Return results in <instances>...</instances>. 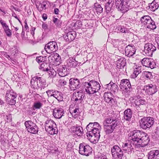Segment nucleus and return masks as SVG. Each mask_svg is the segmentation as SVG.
<instances>
[{
	"label": "nucleus",
	"instance_id": "1",
	"mask_svg": "<svg viewBox=\"0 0 159 159\" xmlns=\"http://www.w3.org/2000/svg\"><path fill=\"white\" fill-rule=\"evenodd\" d=\"M129 135L131 138L130 144L125 143L123 145V148H131L132 144L135 148L144 147L149 143V136L143 131L135 130L130 132Z\"/></svg>",
	"mask_w": 159,
	"mask_h": 159
},
{
	"label": "nucleus",
	"instance_id": "2",
	"mask_svg": "<svg viewBox=\"0 0 159 159\" xmlns=\"http://www.w3.org/2000/svg\"><path fill=\"white\" fill-rule=\"evenodd\" d=\"M121 123V122L117 118L112 117L106 118L103 123L104 131L106 134H110L115 130L117 129L120 127Z\"/></svg>",
	"mask_w": 159,
	"mask_h": 159
},
{
	"label": "nucleus",
	"instance_id": "3",
	"mask_svg": "<svg viewBox=\"0 0 159 159\" xmlns=\"http://www.w3.org/2000/svg\"><path fill=\"white\" fill-rule=\"evenodd\" d=\"M88 137H90L94 142L98 141L100 137V132L101 127L97 122L90 123L86 127Z\"/></svg>",
	"mask_w": 159,
	"mask_h": 159
},
{
	"label": "nucleus",
	"instance_id": "4",
	"mask_svg": "<svg viewBox=\"0 0 159 159\" xmlns=\"http://www.w3.org/2000/svg\"><path fill=\"white\" fill-rule=\"evenodd\" d=\"M85 91L89 94H93L97 93L100 89V86L99 83L94 80L85 82L82 84Z\"/></svg>",
	"mask_w": 159,
	"mask_h": 159
},
{
	"label": "nucleus",
	"instance_id": "5",
	"mask_svg": "<svg viewBox=\"0 0 159 159\" xmlns=\"http://www.w3.org/2000/svg\"><path fill=\"white\" fill-rule=\"evenodd\" d=\"M154 120L153 117H144L141 119L140 121V126L144 130L149 129L154 124Z\"/></svg>",
	"mask_w": 159,
	"mask_h": 159
},
{
	"label": "nucleus",
	"instance_id": "6",
	"mask_svg": "<svg viewBox=\"0 0 159 159\" xmlns=\"http://www.w3.org/2000/svg\"><path fill=\"white\" fill-rule=\"evenodd\" d=\"M116 6L118 10L120 11L123 13L127 12L131 9L129 6V2L127 0H123L122 2H116Z\"/></svg>",
	"mask_w": 159,
	"mask_h": 159
},
{
	"label": "nucleus",
	"instance_id": "7",
	"mask_svg": "<svg viewBox=\"0 0 159 159\" xmlns=\"http://www.w3.org/2000/svg\"><path fill=\"white\" fill-rule=\"evenodd\" d=\"M79 153L84 156H88L90 155L92 152V148L89 145L85 143H83L79 145Z\"/></svg>",
	"mask_w": 159,
	"mask_h": 159
},
{
	"label": "nucleus",
	"instance_id": "8",
	"mask_svg": "<svg viewBox=\"0 0 159 159\" xmlns=\"http://www.w3.org/2000/svg\"><path fill=\"white\" fill-rule=\"evenodd\" d=\"M25 125L28 131L30 133L36 134L39 131V128L36 124L30 120L26 121Z\"/></svg>",
	"mask_w": 159,
	"mask_h": 159
},
{
	"label": "nucleus",
	"instance_id": "9",
	"mask_svg": "<svg viewBox=\"0 0 159 159\" xmlns=\"http://www.w3.org/2000/svg\"><path fill=\"white\" fill-rule=\"evenodd\" d=\"M141 63L143 66L151 69L156 68L157 66L156 62L151 58H144L141 61Z\"/></svg>",
	"mask_w": 159,
	"mask_h": 159
},
{
	"label": "nucleus",
	"instance_id": "10",
	"mask_svg": "<svg viewBox=\"0 0 159 159\" xmlns=\"http://www.w3.org/2000/svg\"><path fill=\"white\" fill-rule=\"evenodd\" d=\"M129 80L123 79L120 82V87L121 89L125 90V92L130 91L132 90V87Z\"/></svg>",
	"mask_w": 159,
	"mask_h": 159
},
{
	"label": "nucleus",
	"instance_id": "11",
	"mask_svg": "<svg viewBox=\"0 0 159 159\" xmlns=\"http://www.w3.org/2000/svg\"><path fill=\"white\" fill-rule=\"evenodd\" d=\"M156 50V47L153 44L148 43L145 44L144 52L146 55L150 57L152 56L153 53Z\"/></svg>",
	"mask_w": 159,
	"mask_h": 159
},
{
	"label": "nucleus",
	"instance_id": "12",
	"mask_svg": "<svg viewBox=\"0 0 159 159\" xmlns=\"http://www.w3.org/2000/svg\"><path fill=\"white\" fill-rule=\"evenodd\" d=\"M45 49L47 52L51 53L56 52L58 49V47L56 42H50L45 46Z\"/></svg>",
	"mask_w": 159,
	"mask_h": 159
},
{
	"label": "nucleus",
	"instance_id": "13",
	"mask_svg": "<svg viewBox=\"0 0 159 159\" xmlns=\"http://www.w3.org/2000/svg\"><path fill=\"white\" fill-rule=\"evenodd\" d=\"M69 86L71 90H74L80 87L81 83L79 80L71 78L69 80Z\"/></svg>",
	"mask_w": 159,
	"mask_h": 159
},
{
	"label": "nucleus",
	"instance_id": "14",
	"mask_svg": "<svg viewBox=\"0 0 159 159\" xmlns=\"http://www.w3.org/2000/svg\"><path fill=\"white\" fill-rule=\"evenodd\" d=\"M136 51V49L134 45H129L125 48V55L129 57H132L135 54Z\"/></svg>",
	"mask_w": 159,
	"mask_h": 159
},
{
	"label": "nucleus",
	"instance_id": "15",
	"mask_svg": "<svg viewBox=\"0 0 159 159\" xmlns=\"http://www.w3.org/2000/svg\"><path fill=\"white\" fill-rule=\"evenodd\" d=\"M144 89L146 93L149 95H152L157 91L155 86L152 84H148L144 86Z\"/></svg>",
	"mask_w": 159,
	"mask_h": 159
},
{
	"label": "nucleus",
	"instance_id": "16",
	"mask_svg": "<svg viewBox=\"0 0 159 159\" xmlns=\"http://www.w3.org/2000/svg\"><path fill=\"white\" fill-rule=\"evenodd\" d=\"M103 97L104 100L111 105H114L116 102L115 99L112 98V94L110 92L105 93Z\"/></svg>",
	"mask_w": 159,
	"mask_h": 159
},
{
	"label": "nucleus",
	"instance_id": "17",
	"mask_svg": "<svg viewBox=\"0 0 159 159\" xmlns=\"http://www.w3.org/2000/svg\"><path fill=\"white\" fill-rule=\"evenodd\" d=\"M0 23L6 35L8 37H11L12 35V31L9 29V26L5 21L2 19L0 20Z\"/></svg>",
	"mask_w": 159,
	"mask_h": 159
},
{
	"label": "nucleus",
	"instance_id": "18",
	"mask_svg": "<svg viewBox=\"0 0 159 159\" xmlns=\"http://www.w3.org/2000/svg\"><path fill=\"white\" fill-rule=\"evenodd\" d=\"M64 111L63 109L61 108H55L53 111V116L56 118L60 119L64 116Z\"/></svg>",
	"mask_w": 159,
	"mask_h": 159
},
{
	"label": "nucleus",
	"instance_id": "19",
	"mask_svg": "<svg viewBox=\"0 0 159 159\" xmlns=\"http://www.w3.org/2000/svg\"><path fill=\"white\" fill-rule=\"evenodd\" d=\"M116 67L118 69L124 68L126 63V59L123 57H119L116 61Z\"/></svg>",
	"mask_w": 159,
	"mask_h": 159
},
{
	"label": "nucleus",
	"instance_id": "20",
	"mask_svg": "<svg viewBox=\"0 0 159 159\" xmlns=\"http://www.w3.org/2000/svg\"><path fill=\"white\" fill-rule=\"evenodd\" d=\"M71 131L72 133H74L79 136H82L83 134V129L80 126L71 127Z\"/></svg>",
	"mask_w": 159,
	"mask_h": 159
},
{
	"label": "nucleus",
	"instance_id": "21",
	"mask_svg": "<svg viewBox=\"0 0 159 159\" xmlns=\"http://www.w3.org/2000/svg\"><path fill=\"white\" fill-rule=\"evenodd\" d=\"M30 84L31 87L34 92L37 91L39 89L37 76L32 78L31 80Z\"/></svg>",
	"mask_w": 159,
	"mask_h": 159
},
{
	"label": "nucleus",
	"instance_id": "22",
	"mask_svg": "<svg viewBox=\"0 0 159 159\" xmlns=\"http://www.w3.org/2000/svg\"><path fill=\"white\" fill-rule=\"evenodd\" d=\"M82 93L79 91L75 92L73 94L71 100L77 103L81 102L82 98Z\"/></svg>",
	"mask_w": 159,
	"mask_h": 159
},
{
	"label": "nucleus",
	"instance_id": "23",
	"mask_svg": "<svg viewBox=\"0 0 159 159\" xmlns=\"http://www.w3.org/2000/svg\"><path fill=\"white\" fill-rule=\"evenodd\" d=\"M76 36V33L75 31L69 32L65 37V39L67 42L73 41Z\"/></svg>",
	"mask_w": 159,
	"mask_h": 159
},
{
	"label": "nucleus",
	"instance_id": "24",
	"mask_svg": "<svg viewBox=\"0 0 159 159\" xmlns=\"http://www.w3.org/2000/svg\"><path fill=\"white\" fill-rule=\"evenodd\" d=\"M67 65L68 66L75 68L78 64V62L76 61L75 58L70 57L67 60Z\"/></svg>",
	"mask_w": 159,
	"mask_h": 159
},
{
	"label": "nucleus",
	"instance_id": "25",
	"mask_svg": "<svg viewBox=\"0 0 159 159\" xmlns=\"http://www.w3.org/2000/svg\"><path fill=\"white\" fill-rule=\"evenodd\" d=\"M37 80H38L39 88L41 89H44L48 86V84L47 83L46 80L41 77L37 76Z\"/></svg>",
	"mask_w": 159,
	"mask_h": 159
},
{
	"label": "nucleus",
	"instance_id": "26",
	"mask_svg": "<svg viewBox=\"0 0 159 159\" xmlns=\"http://www.w3.org/2000/svg\"><path fill=\"white\" fill-rule=\"evenodd\" d=\"M159 7V0H154L153 2L149 4L150 9L154 11L158 9Z\"/></svg>",
	"mask_w": 159,
	"mask_h": 159
},
{
	"label": "nucleus",
	"instance_id": "27",
	"mask_svg": "<svg viewBox=\"0 0 159 159\" xmlns=\"http://www.w3.org/2000/svg\"><path fill=\"white\" fill-rule=\"evenodd\" d=\"M148 159H156L159 155L158 150H151L148 154Z\"/></svg>",
	"mask_w": 159,
	"mask_h": 159
},
{
	"label": "nucleus",
	"instance_id": "28",
	"mask_svg": "<svg viewBox=\"0 0 159 159\" xmlns=\"http://www.w3.org/2000/svg\"><path fill=\"white\" fill-rule=\"evenodd\" d=\"M17 94L15 92L11 89H7L6 91V95L5 96V98H16Z\"/></svg>",
	"mask_w": 159,
	"mask_h": 159
},
{
	"label": "nucleus",
	"instance_id": "29",
	"mask_svg": "<svg viewBox=\"0 0 159 159\" xmlns=\"http://www.w3.org/2000/svg\"><path fill=\"white\" fill-rule=\"evenodd\" d=\"M132 112L130 109H128L124 112V117L126 120L130 121L132 117Z\"/></svg>",
	"mask_w": 159,
	"mask_h": 159
},
{
	"label": "nucleus",
	"instance_id": "30",
	"mask_svg": "<svg viewBox=\"0 0 159 159\" xmlns=\"http://www.w3.org/2000/svg\"><path fill=\"white\" fill-rule=\"evenodd\" d=\"M58 74L59 76L61 77L65 76L67 70L66 66L65 65L62 66L57 70Z\"/></svg>",
	"mask_w": 159,
	"mask_h": 159
},
{
	"label": "nucleus",
	"instance_id": "31",
	"mask_svg": "<svg viewBox=\"0 0 159 159\" xmlns=\"http://www.w3.org/2000/svg\"><path fill=\"white\" fill-rule=\"evenodd\" d=\"M56 126H52L48 128H47L45 129V130L50 134L53 135L57 134V133L58 131L57 128Z\"/></svg>",
	"mask_w": 159,
	"mask_h": 159
},
{
	"label": "nucleus",
	"instance_id": "32",
	"mask_svg": "<svg viewBox=\"0 0 159 159\" xmlns=\"http://www.w3.org/2000/svg\"><path fill=\"white\" fill-rule=\"evenodd\" d=\"M54 97L58 101L61 102L63 100V94L62 93L57 90L56 91Z\"/></svg>",
	"mask_w": 159,
	"mask_h": 159
},
{
	"label": "nucleus",
	"instance_id": "33",
	"mask_svg": "<svg viewBox=\"0 0 159 159\" xmlns=\"http://www.w3.org/2000/svg\"><path fill=\"white\" fill-rule=\"evenodd\" d=\"M134 102L135 105V106L139 107L140 105L145 104L146 101L145 99L137 98V99H134Z\"/></svg>",
	"mask_w": 159,
	"mask_h": 159
},
{
	"label": "nucleus",
	"instance_id": "34",
	"mask_svg": "<svg viewBox=\"0 0 159 159\" xmlns=\"http://www.w3.org/2000/svg\"><path fill=\"white\" fill-rule=\"evenodd\" d=\"M113 4V2H112L111 0H108V2L105 3V9L107 11H110L112 10V6Z\"/></svg>",
	"mask_w": 159,
	"mask_h": 159
},
{
	"label": "nucleus",
	"instance_id": "35",
	"mask_svg": "<svg viewBox=\"0 0 159 159\" xmlns=\"http://www.w3.org/2000/svg\"><path fill=\"white\" fill-rule=\"evenodd\" d=\"M50 68L49 65L45 62L41 64L39 67V69L40 70L42 71H48Z\"/></svg>",
	"mask_w": 159,
	"mask_h": 159
},
{
	"label": "nucleus",
	"instance_id": "36",
	"mask_svg": "<svg viewBox=\"0 0 159 159\" xmlns=\"http://www.w3.org/2000/svg\"><path fill=\"white\" fill-rule=\"evenodd\" d=\"M56 125L54 122L51 120H47L45 123V129L56 126Z\"/></svg>",
	"mask_w": 159,
	"mask_h": 159
},
{
	"label": "nucleus",
	"instance_id": "37",
	"mask_svg": "<svg viewBox=\"0 0 159 159\" xmlns=\"http://www.w3.org/2000/svg\"><path fill=\"white\" fill-rule=\"evenodd\" d=\"M151 17L148 15H144L142 16L140 20L141 23L144 25L150 19Z\"/></svg>",
	"mask_w": 159,
	"mask_h": 159
},
{
	"label": "nucleus",
	"instance_id": "38",
	"mask_svg": "<svg viewBox=\"0 0 159 159\" xmlns=\"http://www.w3.org/2000/svg\"><path fill=\"white\" fill-rule=\"evenodd\" d=\"M120 148L117 145L114 146L111 149V152L112 156H115V154L118 152H119V151H121Z\"/></svg>",
	"mask_w": 159,
	"mask_h": 159
},
{
	"label": "nucleus",
	"instance_id": "39",
	"mask_svg": "<svg viewBox=\"0 0 159 159\" xmlns=\"http://www.w3.org/2000/svg\"><path fill=\"white\" fill-rule=\"evenodd\" d=\"M94 8L98 14L101 13L103 11V8L98 3H96L94 4Z\"/></svg>",
	"mask_w": 159,
	"mask_h": 159
},
{
	"label": "nucleus",
	"instance_id": "40",
	"mask_svg": "<svg viewBox=\"0 0 159 159\" xmlns=\"http://www.w3.org/2000/svg\"><path fill=\"white\" fill-rule=\"evenodd\" d=\"M43 106V103L39 101L34 102L33 106V109L34 110L40 109Z\"/></svg>",
	"mask_w": 159,
	"mask_h": 159
},
{
	"label": "nucleus",
	"instance_id": "41",
	"mask_svg": "<svg viewBox=\"0 0 159 159\" xmlns=\"http://www.w3.org/2000/svg\"><path fill=\"white\" fill-rule=\"evenodd\" d=\"M48 73L49 77L50 78H54L56 75L57 72L53 68H49V70L47 71Z\"/></svg>",
	"mask_w": 159,
	"mask_h": 159
},
{
	"label": "nucleus",
	"instance_id": "42",
	"mask_svg": "<svg viewBox=\"0 0 159 159\" xmlns=\"http://www.w3.org/2000/svg\"><path fill=\"white\" fill-rule=\"evenodd\" d=\"M48 58V60L49 61L50 59L52 60V58H53L55 59V61L57 62L58 64H59L61 63V58L60 56L57 53H56L55 55H54V57H52L51 56H49Z\"/></svg>",
	"mask_w": 159,
	"mask_h": 159
},
{
	"label": "nucleus",
	"instance_id": "43",
	"mask_svg": "<svg viewBox=\"0 0 159 159\" xmlns=\"http://www.w3.org/2000/svg\"><path fill=\"white\" fill-rule=\"evenodd\" d=\"M115 154L116 155L112 156L115 159H122L123 156V152L121 149V151H119V152H118Z\"/></svg>",
	"mask_w": 159,
	"mask_h": 159
},
{
	"label": "nucleus",
	"instance_id": "44",
	"mask_svg": "<svg viewBox=\"0 0 159 159\" xmlns=\"http://www.w3.org/2000/svg\"><path fill=\"white\" fill-rule=\"evenodd\" d=\"M7 103L10 105H14L16 103V98H10L5 99Z\"/></svg>",
	"mask_w": 159,
	"mask_h": 159
},
{
	"label": "nucleus",
	"instance_id": "45",
	"mask_svg": "<svg viewBox=\"0 0 159 159\" xmlns=\"http://www.w3.org/2000/svg\"><path fill=\"white\" fill-rule=\"evenodd\" d=\"M143 76L147 79H150L152 77V73L149 71H144L143 73Z\"/></svg>",
	"mask_w": 159,
	"mask_h": 159
},
{
	"label": "nucleus",
	"instance_id": "46",
	"mask_svg": "<svg viewBox=\"0 0 159 159\" xmlns=\"http://www.w3.org/2000/svg\"><path fill=\"white\" fill-rule=\"evenodd\" d=\"M52 21L54 22L56 26L60 27L61 25L62 22L59 19L56 18H54Z\"/></svg>",
	"mask_w": 159,
	"mask_h": 159
},
{
	"label": "nucleus",
	"instance_id": "47",
	"mask_svg": "<svg viewBox=\"0 0 159 159\" xmlns=\"http://www.w3.org/2000/svg\"><path fill=\"white\" fill-rule=\"evenodd\" d=\"M157 26L155 24V22L152 20L150 23L149 24L147 28L151 30H154L156 28Z\"/></svg>",
	"mask_w": 159,
	"mask_h": 159
},
{
	"label": "nucleus",
	"instance_id": "48",
	"mask_svg": "<svg viewBox=\"0 0 159 159\" xmlns=\"http://www.w3.org/2000/svg\"><path fill=\"white\" fill-rule=\"evenodd\" d=\"M56 91V90L53 89L48 90L46 91V93L49 97H51L52 96L54 97Z\"/></svg>",
	"mask_w": 159,
	"mask_h": 159
},
{
	"label": "nucleus",
	"instance_id": "49",
	"mask_svg": "<svg viewBox=\"0 0 159 159\" xmlns=\"http://www.w3.org/2000/svg\"><path fill=\"white\" fill-rule=\"evenodd\" d=\"M116 29L118 30L122 33H126L128 32L127 29L124 26H119Z\"/></svg>",
	"mask_w": 159,
	"mask_h": 159
},
{
	"label": "nucleus",
	"instance_id": "50",
	"mask_svg": "<svg viewBox=\"0 0 159 159\" xmlns=\"http://www.w3.org/2000/svg\"><path fill=\"white\" fill-rule=\"evenodd\" d=\"M111 84V91L116 92L117 91L118 88L117 85L113 82H112Z\"/></svg>",
	"mask_w": 159,
	"mask_h": 159
},
{
	"label": "nucleus",
	"instance_id": "51",
	"mask_svg": "<svg viewBox=\"0 0 159 159\" xmlns=\"http://www.w3.org/2000/svg\"><path fill=\"white\" fill-rule=\"evenodd\" d=\"M79 108H76L75 109L73 110V112L72 113V116L75 118L77 117L79 115Z\"/></svg>",
	"mask_w": 159,
	"mask_h": 159
},
{
	"label": "nucleus",
	"instance_id": "52",
	"mask_svg": "<svg viewBox=\"0 0 159 159\" xmlns=\"http://www.w3.org/2000/svg\"><path fill=\"white\" fill-rule=\"evenodd\" d=\"M141 72V70H139L138 69H136L134 71L133 73V76L134 78H136L137 77L138 75Z\"/></svg>",
	"mask_w": 159,
	"mask_h": 159
},
{
	"label": "nucleus",
	"instance_id": "53",
	"mask_svg": "<svg viewBox=\"0 0 159 159\" xmlns=\"http://www.w3.org/2000/svg\"><path fill=\"white\" fill-rule=\"evenodd\" d=\"M36 60V61L39 63L43 62L45 61L43 57L42 56L37 57Z\"/></svg>",
	"mask_w": 159,
	"mask_h": 159
},
{
	"label": "nucleus",
	"instance_id": "54",
	"mask_svg": "<svg viewBox=\"0 0 159 159\" xmlns=\"http://www.w3.org/2000/svg\"><path fill=\"white\" fill-rule=\"evenodd\" d=\"M39 5L38 6H37V5H36V7L38 9V10L40 11H42L43 10V7L42 4L40 2H39Z\"/></svg>",
	"mask_w": 159,
	"mask_h": 159
},
{
	"label": "nucleus",
	"instance_id": "55",
	"mask_svg": "<svg viewBox=\"0 0 159 159\" xmlns=\"http://www.w3.org/2000/svg\"><path fill=\"white\" fill-rule=\"evenodd\" d=\"M112 82L111 81L110 82L104 85V88L106 89H107L109 91H110L111 90V86Z\"/></svg>",
	"mask_w": 159,
	"mask_h": 159
},
{
	"label": "nucleus",
	"instance_id": "56",
	"mask_svg": "<svg viewBox=\"0 0 159 159\" xmlns=\"http://www.w3.org/2000/svg\"><path fill=\"white\" fill-rule=\"evenodd\" d=\"M12 53L15 55V54L17 53L18 51L17 50V47L16 46H14L12 48Z\"/></svg>",
	"mask_w": 159,
	"mask_h": 159
},
{
	"label": "nucleus",
	"instance_id": "57",
	"mask_svg": "<svg viewBox=\"0 0 159 159\" xmlns=\"http://www.w3.org/2000/svg\"><path fill=\"white\" fill-rule=\"evenodd\" d=\"M155 133L157 135H159V124H158L155 129Z\"/></svg>",
	"mask_w": 159,
	"mask_h": 159
},
{
	"label": "nucleus",
	"instance_id": "58",
	"mask_svg": "<svg viewBox=\"0 0 159 159\" xmlns=\"http://www.w3.org/2000/svg\"><path fill=\"white\" fill-rule=\"evenodd\" d=\"M5 118L7 120V121H10L11 120V114L6 115Z\"/></svg>",
	"mask_w": 159,
	"mask_h": 159
},
{
	"label": "nucleus",
	"instance_id": "59",
	"mask_svg": "<svg viewBox=\"0 0 159 159\" xmlns=\"http://www.w3.org/2000/svg\"><path fill=\"white\" fill-rule=\"evenodd\" d=\"M152 19L151 18H150V19L148 20V21L144 25L145 26V27L147 28V27L148 25H149V24L150 23L151 21H152Z\"/></svg>",
	"mask_w": 159,
	"mask_h": 159
},
{
	"label": "nucleus",
	"instance_id": "60",
	"mask_svg": "<svg viewBox=\"0 0 159 159\" xmlns=\"http://www.w3.org/2000/svg\"><path fill=\"white\" fill-rule=\"evenodd\" d=\"M47 3V1H44L42 2V4L43 5V8H44L45 9L46 8V5Z\"/></svg>",
	"mask_w": 159,
	"mask_h": 159
},
{
	"label": "nucleus",
	"instance_id": "61",
	"mask_svg": "<svg viewBox=\"0 0 159 159\" xmlns=\"http://www.w3.org/2000/svg\"><path fill=\"white\" fill-rule=\"evenodd\" d=\"M155 41L158 45L157 48L159 49V37H156L155 38Z\"/></svg>",
	"mask_w": 159,
	"mask_h": 159
},
{
	"label": "nucleus",
	"instance_id": "62",
	"mask_svg": "<svg viewBox=\"0 0 159 159\" xmlns=\"http://www.w3.org/2000/svg\"><path fill=\"white\" fill-rule=\"evenodd\" d=\"M42 27L44 30H46L48 28V25L45 23H43L42 25Z\"/></svg>",
	"mask_w": 159,
	"mask_h": 159
},
{
	"label": "nucleus",
	"instance_id": "63",
	"mask_svg": "<svg viewBox=\"0 0 159 159\" xmlns=\"http://www.w3.org/2000/svg\"><path fill=\"white\" fill-rule=\"evenodd\" d=\"M59 10L57 8H56L54 10V13L55 14L58 15L59 14Z\"/></svg>",
	"mask_w": 159,
	"mask_h": 159
},
{
	"label": "nucleus",
	"instance_id": "64",
	"mask_svg": "<svg viewBox=\"0 0 159 159\" xmlns=\"http://www.w3.org/2000/svg\"><path fill=\"white\" fill-rule=\"evenodd\" d=\"M42 18L44 21L47 18V16L46 14L45 13L43 14L42 16Z\"/></svg>",
	"mask_w": 159,
	"mask_h": 159
}]
</instances>
